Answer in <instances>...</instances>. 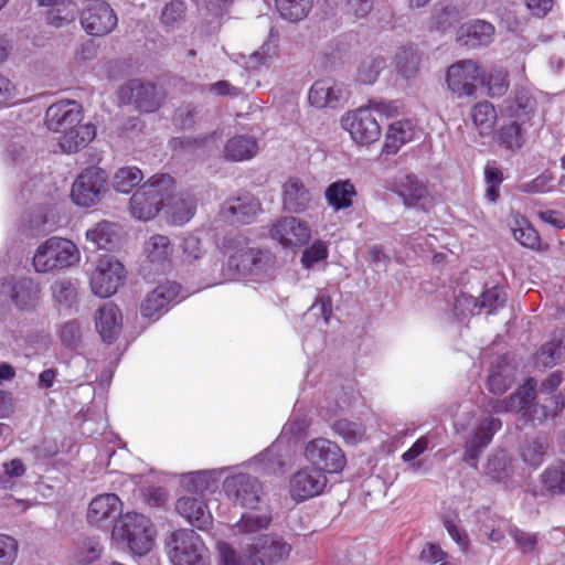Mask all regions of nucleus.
<instances>
[{"mask_svg":"<svg viewBox=\"0 0 565 565\" xmlns=\"http://www.w3.org/2000/svg\"><path fill=\"white\" fill-rule=\"evenodd\" d=\"M174 189V179L166 173L156 174L130 198V213L140 221L152 220L164 206Z\"/></svg>","mask_w":565,"mask_h":565,"instance_id":"1","label":"nucleus"},{"mask_svg":"<svg viewBox=\"0 0 565 565\" xmlns=\"http://www.w3.org/2000/svg\"><path fill=\"white\" fill-rule=\"evenodd\" d=\"M111 534L116 541L126 543L132 553L145 555L152 547L156 531L146 515L127 512L115 523Z\"/></svg>","mask_w":565,"mask_h":565,"instance_id":"2","label":"nucleus"},{"mask_svg":"<svg viewBox=\"0 0 565 565\" xmlns=\"http://www.w3.org/2000/svg\"><path fill=\"white\" fill-rule=\"evenodd\" d=\"M77 246L70 239L51 237L41 244L33 256L35 271L46 274L74 266L79 262Z\"/></svg>","mask_w":565,"mask_h":565,"instance_id":"3","label":"nucleus"},{"mask_svg":"<svg viewBox=\"0 0 565 565\" xmlns=\"http://www.w3.org/2000/svg\"><path fill=\"white\" fill-rule=\"evenodd\" d=\"M224 248L228 257V267L235 273L258 275L266 271L269 266V254L249 247L244 236L237 235L227 238Z\"/></svg>","mask_w":565,"mask_h":565,"instance_id":"4","label":"nucleus"},{"mask_svg":"<svg viewBox=\"0 0 565 565\" xmlns=\"http://www.w3.org/2000/svg\"><path fill=\"white\" fill-rule=\"evenodd\" d=\"M173 565H210V553L201 536L193 530L181 529L168 542Z\"/></svg>","mask_w":565,"mask_h":565,"instance_id":"5","label":"nucleus"},{"mask_svg":"<svg viewBox=\"0 0 565 565\" xmlns=\"http://www.w3.org/2000/svg\"><path fill=\"white\" fill-rule=\"evenodd\" d=\"M126 278L125 266L113 255L100 256L89 278L93 294L100 298L113 296Z\"/></svg>","mask_w":565,"mask_h":565,"instance_id":"6","label":"nucleus"},{"mask_svg":"<svg viewBox=\"0 0 565 565\" xmlns=\"http://www.w3.org/2000/svg\"><path fill=\"white\" fill-rule=\"evenodd\" d=\"M9 298L21 311L34 310L41 300V286L30 277H8L0 281V299Z\"/></svg>","mask_w":565,"mask_h":565,"instance_id":"7","label":"nucleus"},{"mask_svg":"<svg viewBox=\"0 0 565 565\" xmlns=\"http://www.w3.org/2000/svg\"><path fill=\"white\" fill-rule=\"evenodd\" d=\"M107 189V174L104 170L90 167L81 172L72 185L71 196L78 206L97 204Z\"/></svg>","mask_w":565,"mask_h":565,"instance_id":"8","label":"nucleus"},{"mask_svg":"<svg viewBox=\"0 0 565 565\" xmlns=\"http://www.w3.org/2000/svg\"><path fill=\"white\" fill-rule=\"evenodd\" d=\"M223 490L234 505L246 509H255L264 494L262 483L248 473L227 477L223 482Z\"/></svg>","mask_w":565,"mask_h":565,"instance_id":"9","label":"nucleus"},{"mask_svg":"<svg viewBox=\"0 0 565 565\" xmlns=\"http://www.w3.org/2000/svg\"><path fill=\"white\" fill-rule=\"evenodd\" d=\"M306 459L322 472L338 473L345 466V457L341 448L329 439L316 438L305 447Z\"/></svg>","mask_w":565,"mask_h":565,"instance_id":"10","label":"nucleus"},{"mask_svg":"<svg viewBox=\"0 0 565 565\" xmlns=\"http://www.w3.org/2000/svg\"><path fill=\"white\" fill-rule=\"evenodd\" d=\"M341 126L349 131L353 141L358 145H371L381 137V126L371 108L361 107L348 111L341 118Z\"/></svg>","mask_w":565,"mask_h":565,"instance_id":"11","label":"nucleus"},{"mask_svg":"<svg viewBox=\"0 0 565 565\" xmlns=\"http://www.w3.org/2000/svg\"><path fill=\"white\" fill-rule=\"evenodd\" d=\"M502 424L499 418L483 417L467 435L463 443V460L477 468L478 459L482 451L491 443L494 434L500 430Z\"/></svg>","mask_w":565,"mask_h":565,"instance_id":"12","label":"nucleus"},{"mask_svg":"<svg viewBox=\"0 0 565 565\" xmlns=\"http://www.w3.org/2000/svg\"><path fill=\"white\" fill-rule=\"evenodd\" d=\"M446 82L458 97L475 95L481 83L480 66L475 60H461L448 67Z\"/></svg>","mask_w":565,"mask_h":565,"instance_id":"13","label":"nucleus"},{"mask_svg":"<svg viewBox=\"0 0 565 565\" xmlns=\"http://www.w3.org/2000/svg\"><path fill=\"white\" fill-rule=\"evenodd\" d=\"M118 97L121 103L134 105L146 113L156 111L162 103V96L150 82L131 79L120 86Z\"/></svg>","mask_w":565,"mask_h":565,"instance_id":"14","label":"nucleus"},{"mask_svg":"<svg viewBox=\"0 0 565 565\" xmlns=\"http://www.w3.org/2000/svg\"><path fill=\"white\" fill-rule=\"evenodd\" d=\"M269 235L282 247L297 248L310 241L311 230L308 223L300 218L282 216L273 224Z\"/></svg>","mask_w":565,"mask_h":565,"instance_id":"15","label":"nucleus"},{"mask_svg":"<svg viewBox=\"0 0 565 565\" xmlns=\"http://www.w3.org/2000/svg\"><path fill=\"white\" fill-rule=\"evenodd\" d=\"M326 473L315 467H306L298 470L290 479V497L302 502L322 493L327 487Z\"/></svg>","mask_w":565,"mask_h":565,"instance_id":"16","label":"nucleus"},{"mask_svg":"<svg viewBox=\"0 0 565 565\" xmlns=\"http://www.w3.org/2000/svg\"><path fill=\"white\" fill-rule=\"evenodd\" d=\"M117 15L105 2H96L86 8L81 15L83 29L90 35L104 36L117 26Z\"/></svg>","mask_w":565,"mask_h":565,"instance_id":"17","label":"nucleus"},{"mask_svg":"<svg viewBox=\"0 0 565 565\" xmlns=\"http://www.w3.org/2000/svg\"><path fill=\"white\" fill-rule=\"evenodd\" d=\"M181 290L179 284L168 281L159 285L148 292L140 305V313L143 318L157 320L170 303L177 299Z\"/></svg>","mask_w":565,"mask_h":565,"instance_id":"18","label":"nucleus"},{"mask_svg":"<svg viewBox=\"0 0 565 565\" xmlns=\"http://www.w3.org/2000/svg\"><path fill=\"white\" fill-rule=\"evenodd\" d=\"M82 120L81 106L74 100H61L51 105L45 113L47 128L64 134Z\"/></svg>","mask_w":565,"mask_h":565,"instance_id":"19","label":"nucleus"},{"mask_svg":"<svg viewBox=\"0 0 565 565\" xmlns=\"http://www.w3.org/2000/svg\"><path fill=\"white\" fill-rule=\"evenodd\" d=\"M495 28L492 23L475 19L462 23L458 31L456 41L469 49L488 46L493 42Z\"/></svg>","mask_w":565,"mask_h":565,"instance_id":"20","label":"nucleus"},{"mask_svg":"<svg viewBox=\"0 0 565 565\" xmlns=\"http://www.w3.org/2000/svg\"><path fill=\"white\" fill-rule=\"evenodd\" d=\"M260 211V202L254 195L245 193L228 199L221 209V215L230 222L250 223Z\"/></svg>","mask_w":565,"mask_h":565,"instance_id":"21","label":"nucleus"},{"mask_svg":"<svg viewBox=\"0 0 565 565\" xmlns=\"http://www.w3.org/2000/svg\"><path fill=\"white\" fill-rule=\"evenodd\" d=\"M252 555L255 561L262 565H269L284 561L290 553V545L282 539L271 535L257 537L256 543L252 544Z\"/></svg>","mask_w":565,"mask_h":565,"instance_id":"22","label":"nucleus"},{"mask_svg":"<svg viewBox=\"0 0 565 565\" xmlns=\"http://www.w3.org/2000/svg\"><path fill=\"white\" fill-rule=\"evenodd\" d=\"M121 511V502L115 493H104L95 497L87 508V522L103 526L110 522Z\"/></svg>","mask_w":565,"mask_h":565,"instance_id":"23","label":"nucleus"},{"mask_svg":"<svg viewBox=\"0 0 565 565\" xmlns=\"http://www.w3.org/2000/svg\"><path fill=\"white\" fill-rule=\"evenodd\" d=\"M177 512L198 529H205L212 522V515L202 498L182 495L175 502Z\"/></svg>","mask_w":565,"mask_h":565,"instance_id":"24","label":"nucleus"},{"mask_svg":"<svg viewBox=\"0 0 565 565\" xmlns=\"http://www.w3.org/2000/svg\"><path fill=\"white\" fill-rule=\"evenodd\" d=\"M95 322L102 339L111 343L117 339L122 327L121 312L115 303L106 302L97 310Z\"/></svg>","mask_w":565,"mask_h":565,"instance_id":"25","label":"nucleus"},{"mask_svg":"<svg viewBox=\"0 0 565 565\" xmlns=\"http://www.w3.org/2000/svg\"><path fill=\"white\" fill-rule=\"evenodd\" d=\"M312 192L299 179H289L282 186V206L289 213H302L312 202Z\"/></svg>","mask_w":565,"mask_h":565,"instance_id":"26","label":"nucleus"},{"mask_svg":"<svg viewBox=\"0 0 565 565\" xmlns=\"http://www.w3.org/2000/svg\"><path fill=\"white\" fill-rule=\"evenodd\" d=\"M166 200L164 206L169 215L170 223L173 225H183L189 222L196 211V199L189 192L173 194Z\"/></svg>","mask_w":565,"mask_h":565,"instance_id":"27","label":"nucleus"},{"mask_svg":"<svg viewBox=\"0 0 565 565\" xmlns=\"http://www.w3.org/2000/svg\"><path fill=\"white\" fill-rule=\"evenodd\" d=\"M343 95V86L332 78L313 83L308 93L309 103L317 108L333 107Z\"/></svg>","mask_w":565,"mask_h":565,"instance_id":"28","label":"nucleus"},{"mask_svg":"<svg viewBox=\"0 0 565 565\" xmlns=\"http://www.w3.org/2000/svg\"><path fill=\"white\" fill-rule=\"evenodd\" d=\"M174 248L168 236L161 234L151 235L143 244V255L148 263L157 269L170 264Z\"/></svg>","mask_w":565,"mask_h":565,"instance_id":"29","label":"nucleus"},{"mask_svg":"<svg viewBox=\"0 0 565 565\" xmlns=\"http://www.w3.org/2000/svg\"><path fill=\"white\" fill-rule=\"evenodd\" d=\"M356 194L355 186L349 179L337 180L330 183L324 191L328 205L335 212L350 209Z\"/></svg>","mask_w":565,"mask_h":565,"instance_id":"30","label":"nucleus"},{"mask_svg":"<svg viewBox=\"0 0 565 565\" xmlns=\"http://www.w3.org/2000/svg\"><path fill=\"white\" fill-rule=\"evenodd\" d=\"M96 136V128L92 124H76L58 138V146L63 152L73 153L85 148Z\"/></svg>","mask_w":565,"mask_h":565,"instance_id":"31","label":"nucleus"},{"mask_svg":"<svg viewBox=\"0 0 565 565\" xmlns=\"http://www.w3.org/2000/svg\"><path fill=\"white\" fill-rule=\"evenodd\" d=\"M258 150L259 147L255 137L237 135L226 141L223 153L226 160L241 162L254 158Z\"/></svg>","mask_w":565,"mask_h":565,"instance_id":"32","label":"nucleus"},{"mask_svg":"<svg viewBox=\"0 0 565 565\" xmlns=\"http://www.w3.org/2000/svg\"><path fill=\"white\" fill-rule=\"evenodd\" d=\"M536 382L527 379L508 399L497 401L492 405L494 413H516L529 405L535 397Z\"/></svg>","mask_w":565,"mask_h":565,"instance_id":"33","label":"nucleus"},{"mask_svg":"<svg viewBox=\"0 0 565 565\" xmlns=\"http://www.w3.org/2000/svg\"><path fill=\"white\" fill-rule=\"evenodd\" d=\"M563 356H565V330L554 332L552 339L536 352L534 363L540 369L552 367Z\"/></svg>","mask_w":565,"mask_h":565,"instance_id":"34","label":"nucleus"},{"mask_svg":"<svg viewBox=\"0 0 565 565\" xmlns=\"http://www.w3.org/2000/svg\"><path fill=\"white\" fill-rule=\"evenodd\" d=\"M536 100L532 93L526 88H519L514 93V97L508 102L504 111L511 119L527 121L534 114Z\"/></svg>","mask_w":565,"mask_h":565,"instance_id":"35","label":"nucleus"},{"mask_svg":"<svg viewBox=\"0 0 565 565\" xmlns=\"http://www.w3.org/2000/svg\"><path fill=\"white\" fill-rule=\"evenodd\" d=\"M415 127L408 119L397 120L388 126L384 149L386 153H396L402 146L413 140Z\"/></svg>","mask_w":565,"mask_h":565,"instance_id":"36","label":"nucleus"},{"mask_svg":"<svg viewBox=\"0 0 565 565\" xmlns=\"http://www.w3.org/2000/svg\"><path fill=\"white\" fill-rule=\"evenodd\" d=\"M395 191L407 206L418 205L428 194L426 185L414 174L401 177L396 182Z\"/></svg>","mask_w":565,"mask_h":565,"instance_id":"37","label":"nucleus"},{"mask_svg":"<svg viewBox=\"0 0 565 565\" xmlns=\"http://www.w3.org/2000/svg\"><path fill=\"white\" fill-rule=\"evenodd\" d=\"M279 56V35L274 29H270L267 39L262 46L249 54L247 64L253 68L268 66Z\"/></svg>","mask_w":565,"mask_h":565,"instance_id":"38","label":"nucleus"},{"mask_svg":"<svg viewBox=\"0 0 565 565\" xmlns=\"http://www.w3.org/2000/svg\"><path fill=\"white\" fill-rule=\"evenodd\" d=\"M119 228L116 224L108 221H102L94 227L87 230L86 238L96 248L110 249L118 241Z\"/></svg>","mask_w":565,"mask_h":565,"instance_id":"39","label":"nucleus"},{"mask_svg":"<svg viewBox=\"0 0 565 565\" xmlns=\"http://www.w3.org/2000/svg\"><path fill=\"white\" fill-rule=\"evenodd\" d=\"M541 492L556 495L565 493V462L548 466L540 476Z\"/></svg>","mask_w":565,"mask_h":565,"instance_id":"40","label":"nucleus"},{"mask_svg":"<svg viewBox=\"0 0 565 565\" xmlns=\"http://www.w3.org/2000/svg\"><path fill=\"white\" fill-rule=\"evenodd\" d=\"M53 302L60 309H71L77 303V288L68 278H58L50 287Z\"/></svg>","mask_w":565,"mask_h":565,"instance_id":"41","label":"nucleus"},{"mask_svg":"<svg viewBox=\"0 0 565 565\" xmlns=\"http://www.w3.org/2000/svg\"><path fill=\"white\" fill-rule=\"evenodd\" d=\"M484 473L494 481H503L512 476V461L505 450L488 456Z\"/></svg>","mask_w":565,"mask_h":565,"instance_id":"42","label":"nucleus"},{"mask_svg":"<svg viewBox=\"0 0 565 565\" xmlns=\"http://www.w3.org/2000/svg\"><path fill=\"white\" fill-rule=\"evenodd\" d=\"M275 3L282 19L299 22L311 11L313 0H275Z\"/></svg>","mask_w":565,"mask_h":565,"instance_id":"43","label":"nucleus"},{"mask_svg":"<svg viewBox=\"0 0 565 565\" xmlns=\"http://www.w3.org/2000/svg\"><path fill=\"white\" fill-rule=\"evenodd\" d=\"M271 522V518L267 513L247 512L237 521L233 531L236 534L254 535L259 531L266 530Z\"/></svg>","mask_w":565,"mask_h":565,"instance_id":"44","label":"nucleus"},{"mask_svg":"<svg viewBox=\"0 0 565 565\" xmlns=\"http://www.w3.org/2000/svg\"><path fill=\"white\" fill-rule=\"evenodd\" d=\"M547 448V439L537 437L526 440L520 447L519 454L526 466L536 468L543 462Z\"/></svg>","mask_w":565,"mask_h":565,"instance_id":"45","label":"nucleus"},{"mask_svg":"<svg viewBox=\"0 0 565 565\" xmlns=\"http://www.w3.org/2000/svg\"><path fill=\"white\" fill-rule=\"evenodd\" d=\"M473 125L478 128L481 136L489 135L495 124L497 114L494 107L488 103H478L471 111Z\"/></svg>","mask_w":565,"mask_h":565,"instance_id":"46","label":"nucleus"},{"mask_svg":"<svg viewBox=\"0 0 565 565\" xmlns=\"http://www.w3.org/2000/svg\"><path fill=\"white\" fill-rule=\"evenodd\" d=\"M103 547L100 543L93 537L81 540L73 552V561L79 565L92 564L102 556Z\"/></svg>","mask_w":565,"mask_h":565,"instance_id":"47","label":"nucleus"},{"mask_svg":"<svg viewBox=\"0 0 565 565\" xmlns=\"http://www.w3.org/2000/svg\"><path fill=\"white\" fill-rule=\"evenodd\" d=\"M143 179L142 171L137 167L119 168L113 177V186L117 192L129 193Z\"/></svg>","mask_w":565,"mask_h":565,"instance_id":"48","label":"nucleus"},{"mask_svg":"<svg viewBox=\"0 0 565 565\" xmlns=\"http://www.w3.org/2000/svg\"><path fill=\"white\" fill-rule=\"evenodd\" d=\"M522 124L520 120L513 119L511 122L503 125L497 134L498 141L508 149H520L525 141Z\"/></svg>","mask_w":565,"mask_h":565,"instance_id":"49","label":"nucleus"},{"mask_svg":"<svg viewBox=\"0 0 565 565\" xmlns=\"http://www.w3.org/2000/svg\"><path fill=\"white\" fill-rule=\"evenodd\" d=\"M182 486L191 495L202 498L214 486V479L209 471L191 472L183 477Z\"/></svg>","mask_w":565,"mask_h":565,"instance_id":"50","label":"nucleus"},{"mask_svg":"<svg viewBox=\"0 0 565 565\" xmlns=\"http://www.w3.org/2000/svg\"><path fill=\"white\" fill-rule=\"evenodd\" d=\"M461 19V11L455 4H443L436 7L431 15V25L439 30L446 31L450 29Z\"/></svg>","mask_w":565,"mask_h":565,"instance_id":"51","label":"nucleus"},{"mask_svg":"<svg viewBox=\"0 0 565 565\" xmlns=\"http://www.w3.org/2000/svg\"><path fill=\"white\" fill-rule=\"evenodd\" d=\"M512 232L514 238L525 247L535 248L540 244V236L536 230L524 218H514Z\"/></svg>","mask_w":565,"mask_h":565,"instance_id":"52","label":"nucleus"},{"mask_svg":"<svg viewBox=\"0 0 565 565\" xmlns=\"http://www.w3.org/2000/svg\"><path fill=\"white\" fill-rule=\"evenodd\" d=\"M333 429L347 444H359L365 437V428L361 424L348 419L337 420L333 424Z\"/></svg>","mask_w":565,"mask_h":565,"instance_id":"53","label":"nucleus"},{"mask_svg":"<svg viewBox=\"0 0 565 565\" xmlns=\"http://www.w3.org/2000/svg\"><path fill=\"white\" fill-rule=\"evenodd\" d=\"M385 67V61L381 56L365 58L359 66L358 79L363 84H373L381 71Z\"/></svg>","mask_w":565,"mask_h":565,"instance_id":"54","label":"nucleus"},{"mask_svg":"<svg viewBox=\"0 0 565 565\" xmlns=\"http://www.w3.org/2000/svg\"><path fill=\"white\" fill-rule=\"evenodd\" d=\"M551 402L554 404V408L546 411L547 405L534 404L526 409L525 415L533 423H535V422L542 423L543 420H545L547 418L555 417L557 415V413L563 409L564 401L562 399L561 396L554 395V396H551Z\"/></svg>","mask_w":565,"mask_h":565,"instance_id":"55","label":"nucleus"},{"mask_svg":"<svg viewBox=\"0 0 565 565\" xmlns=\"http://www.w3.org/2000/svg\"><path fill=\"white\" fill-rule=\"evenodd\" d=\"M217 551L221 565H262L252 554L242 556L225 542L217 543Z\"/></svg>","mask_w":565,"mask_h":565,"instance_id":"56","label":"nucleus"},{"mask_svg":"<svg viewBox=\"0 0 565 565\" xmlns=\"http://www.w3.org/2000/svg\"><path fill=\"white\" fill-rule=\"evenodd\" d=\"M335 3L345 14L361 19L372 11L374 0H335Z\"/></svg>","mask_w":565,"mask_h":565,"instance_id":"57","label":"nucleus"},{"mask_svg":"<svg viewBox=\"0 0 565 565\" xmlns=\"http://www.w3.org/2000/svg\"><path fill=\"white\" fill-rule=\"evenodd\" d=\"M513 383V374L509 367L492 371L488 379L489 390L494 394L504 393Z\"/></svg>","mask_w":565,"mask_h":565,"instance_id":"58","label":"nucleus"},{"mask_svg":"<svg viewBox=\"0 0 565 565\" xmlns=\"http://www.w3.org/2000/svg\"><path fill=\"white\" fill-rule=\"evenodd\" d=\"M60 338L65 347L76 349L82 339L79 322L76 320L64 322L60 329Z\"/></svg>","mask_w":565,"mask_h":565,"instance_id":"59","label":"nucleus"},{"mask_svg":"<svg viewBox=\"0 0 565 565\" xmlns=\"http://www.w3.org/2000/svg\"><path fill=\"white\" fill-rule=\"evenodd\" d=\"M428 447V440L425 437L418 438L413 446L402 455V459L404 462H408V470L412 472H417L422 468V462H413L417 457H419Z\"/></svg>","mask_w":565,"mask_h":565,"instance_id":"60","label":"nucleus"},{"mask_svg":"<svg viewBox=\"0 0 565 565\" xmlns=\"http://www.w3.org/2000/svg\"><path fill=\"white\" fill-rule=\"evenodd\" d=\"M18 555L17 541L7 534H0V565H13Z\"/></svg>","mask_w":565,"mask_h":565,"instance_id":"61","label":"nucleus"},{"mask_svg":"<svg viewBox=\"0 0 565 565\" xmlns=\"http://www.w3.org/2000/svg\"><path fill=\"white\" fill-rule=\"evenodd\" d=\"M185 10L186 6L182 0H171L162 10V23L173 24L181 21L185 15Z\"/></svg>","mask_w":565,"mask_h":565,"instance_id":"62","label":"nucleus"},{"mask_svg":"<svg viewBox=\"0 0 565 565\" xmlns=\"http://www.w3.org/2000/svg\"><path fill=\"white\" fill-rule=\"evenodd\" d=\"M504 302L505 295L497 287L486 290L480 297V307L489 309V313L502 307Z\"/></svg>","mask_w":565,"mask_h":565,"instance_id":"63","label":"nucleus"},{"mask_svg":"<svg viewBox=\"0 0 565 565\" xmlns=\"http://www.w3.org/2000/svg\"><path fill=\"white\" fill-rule=\"evenodd\" d=\"M327 256V245L321 241H317L303 252L301 262L306 267H310L315 263L326 259Z\"/></svg>","mask_w":565,"mask_h":565,"instance_id":"64","label":"nucleus"}]
</instances>
